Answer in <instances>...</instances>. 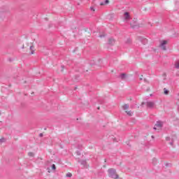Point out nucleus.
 <instances>
[{"instance_id": "nucleus-1", "label": "nucleus", "mask_w": 179, "mask_h": 179, "mask_svg": "<svg viewBox=\"0 0 179 179\" xmlns=\"http://www.w3.org/2000/svg\"><path fill=\"white\" fill-rule=\"evenodd\" d=\"M108 176L110 177V178H113V179H118L120 178V176H118V174H117V170H115V169H109L108 170Z\"/></svg>"}, {"instance_id": "nucleus-2", "label": "nucleus", "mask_w": 179, "mask_h": 179, "mask_svg": "<svg viewBox=\"0 0 179 179\" xmlns=\"http://www.w3.org/2000/svg\"><path fill=\"white\" fill-rule=\"evenodd\" d=\"M166 44H167V41H163L159 45V47H161L164 51H166Z\"/></svg>"}, {"instance_id": "nucleus-3", "label": "nucleus", "mask_w": 179, "mask_h": 179, "mask_svg": "<svg viewBox=\"0 0 179 179\" xmlns=\"http://www.w3.org/2000/svg\"><path fill=\"white\" fill-rule=\"evenodd\" d=\"M146 104L148 108H153V107H155V102L153 101H147Z\"/></svg>"}, {"instance_id": "nucleus-4", "label": "nucleus", "mask_w": 179, "mask_h": 179, "mask_svg": "<svg viewBox=\"0 0 179 179\" xmlns=\"http://www.w3.org/2000/svg\"><path fill=\"white\" fill-rule=\"evenodd\" d=\"M166 142H169V145H171V146H173L174 140L173 138H171L170 137H166Z\"/></svg>"}, {"instance_id": "nucleus-5", "label": "nucleus", "mask_w": 179, "mask_h": 179, "mask_svg": "<svg viewBox=\"0 0 179 179\" xmlns=\"http://www.w3.org/2000/svg\"><path fill=\"white\" fill-rule=\"evenodd\" d=\"M114 43H115V41L114 40V38H109L108 39V44H109V45H113Z\"/></svg>"}, {"instance_id": "nucleus-6", "label": "nucleus", "mask_w": 179, "mask_h": 179, "mask_svg": "<svg viewBox=\"0 0 179 179\" xmlns=\"http://www.w3.org/2000/svg\"><path fill=\"white\" fill-rule=\"evenodd\" d=\"M124 19L125 20H129L131 19V15H129V13L128 12L124 13Z\"/></svg>"}, {"instance_id": "nucleus-7", "label": "nucleus", "mask_w": 179, "mask_h": 179, "mask_svg": "<svg viewBox=\"0 0 179 179\" xmlns=\"http://www.w3.org/2000/svg\"><path fill=\"white\" fill-rule=\"evenodd\" d=\"M155 127H157L158 128H162V127H163V122L157 121L155 124Z\"/></svg>"}, {"instance_id": "nucleus-8", "label": "nucleus", "mask_w": 179, "mask_h": 179, "mask_svg": "<svg viewBox=\"0 0 179 179\" xmlns=\"http://www.w3.org/2000/svg\"><path fill=\"white\" fill-rule=\"evenodd\" d=\"M140 41H141L142 43L143 44H148V39L146 38H139Z\"/></svg>"}, {"instance_id": "nucleus-9", "label": "nucleus", "mask_w": 179, "mask_h": 179, "mask_svg": "<svg viewBox=\"0 0 179 179\" xmlns=\"http://www.w3.org/2000/svg\"><path fill=\"white\" fill-rule=\"evenodd\" d=\"M108 3H110V1L106 0L104 2H101V3H100V5H101V6H103V5H107V4H108Z\"/></svg>"}, {"instance_id": "nucleus-10", "label": "nucleus", "mask_w": 179, "mask_h": 179, "mask_svg": "<svg viewBox=\"0 0 179 179\" xmlns=\"http://www.w3.org/2000/svg\"><path fill=\"white\" fill-rule=\"evenodd\" d=\"M120 78H121L122 80H124V79H125L127 78V74H125V73L120 74Z\"/></svg>"}, {"instance_id": "nucleus-11", "label": "nucleus", "mask_w": 179, "mask_h": 179, "mask_svg": "<svg viewBox=\"0 0 179 179\" xmlns=\"http://www.w3.org/2000/svg\"><path fill=\"white\" fill-rule=\"evenodd\" d=\"M130 25H131V27L133 29H135V27H136V26H138V24H137L136 22H134H134H131V23H130Z\"/></svg>"}, {"instance_id": "nucleus-12", "label": "nucleus", "mask_w": 179, "mask_h": 179, "mask_svg": "<svg viewBox=\"0 0 179 179\" xmlns=\"http://www.w3.org/2000/svg\"><path fill=\"white\" fill-rule=\"evenodd\" d=\"M125 113L127 114V115H129V117H132V115L134 114V113H132V111L129 110V111H125Z\"/></svg>"}, {"instance_id": "nucleus-13", "label": "nucleus", "mask_w": 179, "mask_h": 179, "mask_svg": "<svg viewBox=\"0 0 179 179\" xmlns=\"http://www.w3.org/2000/svg\"><path fill=\"white\" fill-rule=\"evenodd\" d=\"M122 108H123V110H128V108H129V105H128V104H124V105L122 106Z\"/></svg>"}, {"instance_id": "nucleus-14", "label": "nucleus", "mask_w": 179, "mask_h": 179, "mask_svg": "<svg viewBox=\"0 0 179 179\" xmlns=\"http://www.w3.org/2000/svg\"><path fill=\"white\" fill-rule=\"evenodd\" d=\"M175 68H176V69H179V62H176Z\"/></svg>"}, {"instance_id": "nucleus-15", "label": "nucleus", "mask_w": 179, "mask_h": 179, "mask_svg": "<svg viewBox=\"0 0 179 179\" xmlns=\"http://www.w3.org/2000/svg\"><path fill=\"white\" fill-rule=\"evenodd\" d=\"M169 92H170V91H169L167 89H166V88L164 89V94H169Z\"/></svg>"}, {"instance_id": "nucleus-16", "label": "nucleus", "mask_w": 179, "mask_h": 179, "mask_svg": "<svg viewBox=\"0 0 179 179\" xmlns=\"http://www.w3.org/2000/svg\"><path fill=\"white\" fill-rule=\"evenodd\" d=\"M80 164H81L83 166H86V161H85V160H82V161H80Z\"/></svg>"}, {"instance_id": "nucleus-17", "label": "nucleus", "mask_w": 179, "mask_h": 179, "mask_svg": "<svg viewBox=\"0 0 179 179\" xmlns=\"http://www.w3.org/2000/svg\"><path fill=\"white\" fill-rule=\"evenodd\" d=\"M152 163L153 164H156V163H157V159L156 158H153Z\"/></svg>"}, {"instance_id": "nucleus-18", "label": "nucleus", "mask_w": 179, "mask_h": 179, "mask_svg": "<svg viewBox=\"0 0 179 179\" xmlns=\"http://www.w3.org/2000/svg\"><path fill=\"white\" fill-rule=\"evenodd\" d=\"M66 177H69V178H71V177H72V173H66Z\"/></svg>"}, {"instance_id": "nucleus-19", "label": "nucleus", "mask_w": 179, "mask_h": 179, "mask_svg": "<svg viewBox=\"0 0 179 179\" xmlns=\"http://www.w3.org/2000/svg\"><path fill=\"white\" fill-rule=\"evenodd\" d=\"M28 155H29L30 157H33V156H34V153H33V152H29V153H28Z\"/></svg>"}, {"instance_id": "nucleus-20", "label": "nucleus", "mask_w": 179, "mask_h": 179, "mask_svg": "<svg viewBox=\"0 0 179 179\" xmlns=\"http://www.w3.org/2000/svg\"><path fill=\"white\" fill-rule=\"evenodd\" d=\"M52 170H57V166H55V164H53L52 165Z\"/></svg>"}, {"instance_id": "nucleus-21", "label": "nucleus", "mask_w": 179, "mask_h": 179, "mask_svg": "<svg viewBox=\"0 0 179 179\" xmlns=\"http://www.w3.org/2000/svg\"><path fill=\"white\" fill-rule=\"evenodd\" d=\"M131 39L128 38L127 41H126V44H131Z\"/></svg>"}, {"instance_id": "nucleus-22", "label": "nucleus", "mask_w": 179, "mask_h": 179, "mask_svg": "<svg viewBox=\"0 0 179 179\" xmlns=\"http://www.w3.org/2000/svg\"><path fill=\"white\" fill-rule=\"evenodd\" d=\"M3 142H5V138L0 139V145H1V143H3Z\"/></svg>"}, {"instance_id": "nucleus-23", "label": "nucleus", "mask_w": 179, "mask_h": 179, "mask_svg": "<svg viewBox=\"0 0 179 179\" xmlns=\"http://www.w3.org/2000/svg\"><path fill=\"white\" fill-rule=\"evenodd\" d=\"M162 76L164 78V80H166V76H167V75L166 74V73H164L162 74Z\"/></svg>"}, {"instance_id": "nucleus-24", "label": "nucleus", "mask_w": 179, "mask_h": 179, "mask_svg": "<svg viewBox=\"0 0 179 179\" xmlns=\"http://www.w3.org/2000/svg\"><path fill=\"white\" fill-rule=\"evenodd\" d=\"M99 102L100 103V104H103V103H104V101H103L102 99H99Z\"/></svg>"}, {"instance_id": "nucleus-25", "label": "nucleus", "mask_w": 179, "mask_h": 179, "mask_svg": "<svg viewBox=\"0 0 179 179\" xmlns=\"http://www.w3.org/2000/svg\"><path fill=\"white\" fill-rule=\"evenodd\" d=\"M34 46L31 45V46H30L29 50H30L31 51H33V49H34Z\"/></svg>"}, {"instance_id": "nucleus-26", "label": "nucleus", "mask_w": 179, "mask_h": 179, "mask_svg": "<svg viewBox=\"0 0 179 179\" xmlns=\"http://www.w3.org/2000/svg\"><path fill=\"white\" fill-rule=\"evenodd\" d=\"M99 37H101V38H103V37H105V35H104V34H100V35H99Z\"/></svg>"}, {"instance_id": "nucleus-27", "label": "nucleus", "mask_w": 179, "mask_h": 179, "mask_svg": "<svg viewBox=\"0 0 179 179\" xmlns=\"http://www.w3.org/2000/svg\"><path fill=\"white\" fill-rule=\"evenodd\" d=\"M76 153H77L78 156H80V152L77 151Z\"/></svg>"}, {"instance_id": "nucleus-28", "label": "nucleus", "mask_w": 179, "mask_h": 179, "mask_svg": "<svg viewBox=\"0 0 179 179\" xmlns=\"http://www.w3.org/2000/svg\"><path fill=\"white\" fill-rule=\"evenodd\" d=\"M90 9H91V10H92V12H94V8L91 7Z\"/></svg>"}, {"instance_id": "nucleus-29", "label": "nucleus", "mask_w": 179, "mask_h": 179, "mask_svg": "<svg viewBox=\"0 0 179 179\" xmlns=\"http://www.w3.org/2000/svg\"><path fill=\"white\" fill-rule=\"evenodd\" d=\"M34 54V50H31V55Z\"/></svg>"}, {"instance_id": "nucleus-30", "label": "nucleus", "mask_w": 179, "mask_h": 179, "mask_svg": "<svg viewBox=\"0 0 179 179\" xmlns=\"http://www.w3.org/2000/svg\"><path fill=\"white\" fill-rule=\"evenodd\" d=\"M143 78V75H141V77L140 78V80H143V78Z\"/></svg>"}, {"instance_id": "nucleus-31", "label": "nucleus", "mask_w": 179, "mask_h": 179, "mask_svg": "<svg viewBox=\"0 0 179 179\" xmlns=\"http://www.w3.org/2000/svg\"><path fill=\"white\" fill-rule=\"evenodd\" d=\"M39 136H40L41 138H42V136H43V133H41V134H39Z\"/></svg>"}, {"instance_id": "nucleus-32", "label": "nucleus", "mask_w": 179, "mask_h": 179, "mask_svg": "<svg viewBox=\"0 0 179 179\" xmlns=\"http://www.w3.org/2000/svg\"><path fill=\"white\" fill-rule=\"evenodd\" d=\"M144 104H146V103L143 102V103H141V106H143Z\"/></svg>"}, {"instance_id": "nucleus-33", "label": "nucleus", "mask_w": 179, "mask_h": 179, "mask_svg": "<svg viewBox=\"0 0 179 179\" xmlns=\"http://www.w3.org/2000/svg\"><path fill=\"white\" fill-rule=\"evenodd\" d=\"M151 138H152V139H155V136H152Z\"/></svg>"}, {"instance_id": "nucleus-34", "label": "nucleus", "mask_w": 179, "mask_h": 179, "mask_svg": "<svg viewBox=\"0 0 179 179\" xmlns=\"http://www.w3.org/2000/svg\"><path fill=\"white\" fill-rule=\"evenodd\" d=\"M22 50L24 49V45H22Z\"/></svg>"}, {"instance_id": "nucleus-35", "label": "nucleus", "mask_w": 179, "mask_h": 179, "mask_svg": "<svg viewBox=\"0 0 179 179\" xmlns=\"http://www.w3.org/2000/svg\"><path fill=\"white\" fill-rule=\"evenodd\" d=\"M90 65L93 66V65H94V64H93V63H90Z\"/></svg>"}, {"instance_id": "nucleus-36", "label": "nucleus", "mask_w": 179, "mask_h": 179, "mask_svg": "<svg viewBox=\"0 0 179 179\" xmlns=\"http://www.w3.org/2000/svg\"><path fill=\"white\" fill-rule=\"evenodd\" d=\"M144 82H147L146 78H144Z\"/></svg>"}, {"instance_id": "nucleus-37", "label": "nucleus", "mask_w": 179, "mask_h": 179, "mask_svg": "<svg viewBox=\"0 0 179 179\" xmlns=\"http://www.w3.org/2000/svg\"><path fill=\"white\" fill-rule=\"evenodd\" d=\"M44 130H45V131H47V128H45Z\"/></svg>"}, {"instance_id": "nucleus-38", "label": "nucleus", "mask_w": 179, "mask_h": 179, "mask_svg": "<svg viewBox=\"0 0 179 179\" xmlns=\"http://www.w3.org/2000/svg\"><path fill=\"white\" fill-rule=\"evenodd\" d=\"M76 89H78V87H75V90H76Z\"/></svg>"}, {"instance_id": "nucleus-39", "label": "nucleus", "mask_w": 179, "mask_h": 179, "mask_svg": "<svg viewBox=\"0 0 179 179\" xmlns=\"http://www.w3.org/2000/svg\"><path fill=\"white\" fill-rule=\"evenodd\" d=\"M178 110H179V105H178Z\"/></svg>"}, {"instance_id": "nucleus-40", "label": "nucleus", "mask_w": 179, "mask_h": 179, "mask_svg": "<svg viewBox=\"0 0 179 179\" xmlns=\"http://www.w3.org/2000/svg\"><path fill=\"white\" fill-rule=\"evenodd\" d=\"M97 108H98V110H100V107H98Z\"/></svg>"}, {"instance_id": "nucleus-41", "label": "nucleus", "mask_w": 179, "mask_h": 179, "mask_svg": "<svg viewBox=\"0 0 179 179\" xmlns=\"http://www.w3.org/2000/svg\"><path fill=\"white\" fill-rule=\"evenodd\" d=\"M154 129H155V130H156V129H157V128H156V127H154Z\"/></svg>"}, {"instance_id": "nucleus-42", "label": "nucleus", "mask_w": 179, "mask_h": 179, "mask_svg": "<svg viewBox=\"0 0 179 179\" xmlns=\"http://www.w3.org/2000/svg\"><path fill=\"white\" fill-rule=\"evenodd\" d=\"M166 166H169V164H166Z\"/></svg>"}, {"instance_id": "nucleus-43", "label": "nucleus", "mask_w": 179, "mask_h": 179, "mask_svg": "<svg viewBox=\"0 0 179 179\" xmlns=\"http://www.w3.org/2000/svg\"><path fill=\"white\" fill-rule=\"evenodd\" d=\"M62 68H64V66H62Z\"/></svg>"}, {"instance_id": "nucleus-44", "label": "nucleus", "mask_w": 179, "mask_h": 179, "mask_svg": "<svg viewBox=\"0 0 179 179\" xmlns=\"http://www.w3.org/2000/svg\"><path fill=\"white\" fill-rule=\"evenodd\" d=\"M0 115H1V112H0Z\"/></svg>"}]
</instances>
